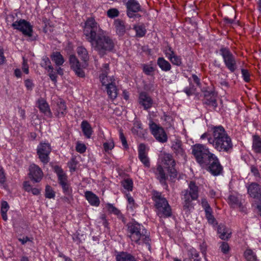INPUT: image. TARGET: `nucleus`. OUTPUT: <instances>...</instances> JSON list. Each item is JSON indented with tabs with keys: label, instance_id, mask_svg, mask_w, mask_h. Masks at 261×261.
Instances as JSON below:
<instances>
[{
	"label": "nucleus",
	"instance_id": "13",
	"mask_svg": "<svg viewBox=\"0 0 261 261\" xmlns=\"http://www.w3.org/2000/svg\"><path fill=\"white\" fill-rule=\"evenodd\" d=\"M12 26L14 29L21 32L24 35L30 37L32 36V25L26 20L20 19L19 21H16L12 23Z\"/></svg>",
	"mask_w": 261,
	"mask_h": 261
},
{
	"label": "nucleus",
	"instance_id": "4",
	"mask_svg": "<svg viewBox=\"0 0 261 261\" xmlns=\"http://www.w3.org/2000/svg\"><path fill=\"white\" fill-rule=\"evenodd\" d=\"M152 199L154 202L156 213L159 217L165 218L172 215L171 207L161 193L153 191Z\"/></svg>",
	"mask_w": 261,
	"mask_h": 261
},
{
	"label": "nucleus",
	"instance_id": "11",
	"mask_svg": "<svg viewBox=\"0 0 261 261\" xmlns=\"http://www.w3.org/2000/svg\"><path fill=\"white\" fill-rule=\"evenodd\" d=\"M149 128L151 134L158 142L165 143L167 141V135L162 127L154 122H151L149 124Z\"/></svg>",
	"mask_w": 261,
	"mask_h": 261
},
{
	"label": "nucleus",
	"instance_id": "20",
	"mask_svg": "<svg viewBox=\"0 0 261 261\" xmlns=\"http://www.w3.org/2000/svg\"><path fill=\"white\" fill-rule=\"evenodd\" d=\"M148 149L146 146L141 143L138 146V158L145 167H150L149 159L148 156Z\"/></svg>",
	"mask_w": 261,
	"mask_h": 261
},
{
	"label": "nucleus",
	"instance_id": "37",
	"mask_svg": "<svg viewBox=\"0 0 261 261\" xmlns=\"http://www.w3.org/2000/svg\"><path fill=\"white\" fill-rule=\"evenodd\" d=\"M252 149L255 152L261 153V139L257 135L253 136Z\"/></svg>",
	"mask_w": 261,
	"mask_h": 261
},
{
	"label": "nucleus",
	"instance_id": "47",
	"mask_svg": "<svg viewBox=\"0 0 261 261\" xmlns=\"http://www.w3.org/2000/svg\"><path fill=\"white\" fill-rule=\"evenodd\" d=\"M205 213V217L207 220L208 222L211 224H216V220L212 214V210H211V211H206Z\"/></svg>",
	"mask_w": 261,
	"mask_h": 261
},
{
	"label": "nucleus",
	"instance_id": "32",
	"mask_svg": "<svg viewBox=\"0 0 261 261\" xmlns=\"http://www.w3.org/2000/svg\"><path fill=\"white\" fill-rule=\"evenodd\" d=\"M114 25L116 28L117 34L122 36L124 35L126 32L125 22L120 19H116L114 21Z\"/></svg>",
	"mask_w": 261,
	"mask_h": 261
},
{
	"label": "nucleus",
	"instance_id": "15",
	"mask_svg": "<svg viewBox=\"0 0 261 261\" xmlns=\"http://www.w3.org/2000/svg\"><path fill=\"white\" fill-rule=\"evenodd\" d=\"M53 111L55 115L58 117H64L67 114V107L65 101L58 99L54 102L52 105Z\"/></svg>",
	"mask_w": 261,
	"mask_h": 261
},
{
	"label": "nucleus",
	"instance_id": "18",
	"mask_svg": "<svg viewBox=\"0 0 261 261\" xmlns=\"http://www.w3.org/2000/svg\"><path fill=\"white\" fill-rule=\"evenodd\" d=\"M69 64L71 68L74 71L77 76L80 77H84L85 76V72L81 68V63L75 55L70 56Z\"/></svg>",
	"mask_w": 261,
	"mask_h": 261
},
{
	"label": "nucleus",
	"instance_id": "49",
	"mask_svg": "<svg viewBox=\"0 0 261 261\" xmlns=\"http://www.w3.org/2000/svg\"><path fill=\"white\" fill-rule=\"evenodd\" d=\"M119 12L116 8H112L108 10L107 15L109 17L113 18L119 15Z\"/></svg>",
	"mask_w": 261,
	"mask_h": 261
},
{
	"label": "nucleus",
	"instance_id": "9",
	"mask_svg": "<svg viewBox=\"0 0 261 261\" xmlns=\"http://www.w3.org/2000/svg\"><path fill=\"white\" fill-rule=\"evenodd\" d=\"M162 161L170 177H176L177 176V171L175 168L176 163L172 155L168 153H163Z\"/></svg>",
	"mask_w": 261,
	"mask_h": 261
},
{
	"label": "nucleus",
	"instance_id": "42",
	"mask_svg": "<svg viewBox=\"0 0 261 261\" xmlns=\"http://www.w3.org/2000/svg\"><path fill=\"white\" fill-rule=\"evenodd\" d=\"M121 185L128 191H132L133 187V180L130 178H126L121 181Z\"/></svg>",
	"mask_w": 261,
	"mask_h": 261
},
{
	"label": "nucleus",
	"instance_id": "54",
	"mask_svg": "<svg viewBox=\"0 0 261 261\" xmlns=\"http://www.w3.org/2000/svg\"><path fill=\"white\" fill-rule=\"evenodd\" d=\"M201 205L204 208L205 212L206 211H211V210H212L205 198H202L201 199Z\"/></svg>",
	"mask_w": 261,
	"mask_h": 261
},
{
	"label": "nucleus",
	"instance_id": "57",
	"mask_svg": "<svg viewBox=\"0 0 261 261\" xmlns=\"http://www.w3.org/2000/svg\"><path fill=\"white\" fill-rule=\"evenodd\" d=\"M241 72L244 80L246 82H248L250 81V74L248 71L246 69H242Z\"/></svg>",
	"mask_w": 261,
	"mask_h": 261
},
{
	"label": "nucleus",
	"instance_id": "1",
	"mask_svg": "<svg viewBox=\"0 0 261 261\" xmlns=\"http://www.w3.org/2000/svg\"><path fill=\"white\" fill-rule=\"evenodd\" d=\"M102 30L93 18H89L85 23L83 31L86 39L99 54L111 51L114 48L113 40L108 36L101 33Z\"/></svg>",
	"mask_w": 261,
	"mask_h": 261
},
{
	"label": "nucleus",
	"instance_id": "28",
	"mask_svg": "<svg viewBox=\"0 0 261 261\" xmlns=\"http://www.w3.org/2000/svg\"><path fill=\"white\" fill-rule=\"evenodd\" d=\"M115 259L116 261H138L135 256L125 251L118 252Z\"/></svg>",
	"mask_w": 261,
	"mask_h": 261
},
{
	"label": "nucleus",
	"instance_id": "5",
	"mask_svg": "<svg viewBox=\"0 0 261 261\" xmlns=\"http://www.w3.org/2000/svg\"><path fill=\"white\" fill-rule=\"evenodd\" d=\"M192 153L196 162L202 167L207 166L211 154H214L210 151V149L206 146L202 144L194 145L192 147Z\"/></svg>",
	"mask_w": 261,
	"mask_h": 261
},
{
	"label": "nucleus",
	"instance_id": "35",
	"mask_svg": "<svg viewBox=\"0 0 261 261\" xmlns=\"http://www.w3.org/2000/svg\"><path fill=\"white\" fill-rule=\"evenodd\" d=\"M157 64L164 71H168L171 69V65L170 63L163 57H160L158 59Z\"/></svg>",
	"mask_w": 261,
	"mask_h": 261
},
{
	"label": "nucleus",
	"instance_id": "40",
	"mask_svg": "<svg viewBox=\"0 0 261 261\" xmlns=\"http://www.w3.org/2000/svg\"><path fill=\"white\" fill-rule=\"evenodd\" d=\"M106 207L107 208L108 211L112 213L118 217H120L122 216L120 210H119L117 208L114 206L112 204L107 203L106 205Z\"/></svg>",
	"mask_w": 261,
	"mask_h": 261
},
{
	"label": "nucleus",
	"instance_id": "63",
	"mask_svg": "<svg viewBox=\"0 0 261 261\" xmlns=\"http://www.w3.org/2000/svg\"><path fill=\"white\" fill-rule=\"evenodd\" d=\"M24 83L25 86L28 90L32 89L34 86V84L31 80L28 79L25 81Z\"/></svg>",
	"mask_w": 261,
	"mask_h": 261
},
{
	"label": "nucleus",
	"instance_id": "21",
	"mask_svg": "<svg viewBox=\"0 0 261 261\" xmlns=\"http://www.w3.org/2000/svg\"><path fill=\"white\" fill-rule=\"evenodd\" d=\"M248 194L252 198L261 202V186L255 182H252L247 187Z\"/></svg>",
	"mask_w": 261,
	"mask_h": 261
},
{
	"label": "nucleus",
	"instance_id": "58",
	"mask_svg": "<svg viewBox=\"0 0 261 261\" xmlns=\"http://www.w3.org/2000/svg\"><path fill=\"white\" fill-rule=\"evenodd\" d=\"M195 90V89L193 86H190L189 87L185 88L184 91L187 94V95L190 96L194 94Z\"/></svg>",
	"mask_w": 261,
	"mask_h": 261
},
{
	"label": "nucleus",
	"instance_id": "60",
	"mask_svg": "<svg viewBox=\"0 0 261 261\" xmlns=\"http://www.w3.org/2000/svg\"><path fill=\"white\" fill-rule=\"evenodd\" d=\"M48 71L49 72V76L51 80L55 83L56 82L57 76L55 72L54 71V69L48 70Z\"/></svg>",
	"mask_w": 261,
	"mask_h": 261
},
{
	"label": "nucleus",
	"instance_id": "26",
	"mask_svg": "<svg viewBox=\"0 0 261 261\" xmlns=\"http://www.w3.org/2000/svg\"><path fill=\"white\" fill-rule=\"evenodd\" d=\"M37 103L39 110L41 112L49 117H52V113L50 111L49 105L44 98H39L37 101Z\"/></svg>",
	"mask_w": 261,
	"mask_h": 261
},
{
	"label": "nucleus",
	"instance_id": "51",
	"mask_svg": "<svg viewBox=\"0 0 261 261\" xmlns=\"http://www.w3.org/2000/svg\"><path fill=\"white\" fill-rule=\"evenodd\" d=\"M119 138H120V139L122 142V144L123 145V146L125 148V149H127L128 148V144H127V141H126V139L122 132V130H120L119 132Z\"/></svg>",
	"mask_w": 261,
	"mask_h": 261
},
{
	"label": "nucleus",
	"instance_id": "45",
	"mask_svg": "<svg viewBox=\"0 0 261 261\" xmlns=\"http://www.w3.org/2000/svg\"><path fill=\"white\" fill-rule=\"evenodd\" d=\"M41 65L46 69H53V67L51 65V62L49 58L47 57H44L42 58Z\"/></svg>",
	"mask_w": 261,
	"mask_h": 261
},
{
	"label": "nucleus",
	"instance_id": "39",
	"mask_svg": "<svg viewBox=\"0 0 261 261\" xmlns=\"http://www.w3.org/2000/svg\"><path fill=\"white\" fill-rule=\"evenodd\" d=\"M228 203L232 207H237L241 206V202L238 196L234 195H230L228 197Z\"/></svg>",
	"mask_w": 261,
	"mask_h": 261
},
{
	"label": "nucleus",
	"instance_id": "22",
	"mask_svg": "<svg viewBox=\"0 0 261 261\" xmlns=\"http://www.w3.org/2000/svg\"><path fill=\"white\" fill-rule=\"evenodd\" d=\"M138 101L139 104L143 107L144 110L150 109L153 104V100L151 97L144 92L140 93Z\"/></svg>",
	"mask_w": 261,
	"mask_h": 261
},
{
	"label": "nucleus",
	"instance_id": "52",
	"mask_svg": "<svg viewBox=\"0 0 261 261\" xmlns=\"http://www.w3.org/2000/svg\"><path fill=\"white\" fill-rule=\"evenodd\" d=\"M105 150L108 152L112 150L114 147V143L113 141L105 142L103 144Z\"/></svg>",
	"mask_w": 261,
	"mask_h": 261
},
{
	"label": "nucleus",
	"instance_id": "3",
	"mask_svg": "<svg viewBox=\"0 0 261 261\" xmlns=\"http://www.w3.org/2000/svg\"><path fill=\"white\" fill-rule=\"evenodd\" d=\"M128 236L132 242L138 245L145 244L150 247V239L147 230L138 223L135 222L128 226Z\"/></svg>",
	"mask_w": 261,
	"mask_h": 261
},
{
	"label": "nucleus",
	"instance_id": "62",
	"mask_svg": "<svg viewBox=\"0 0 261 261\" xmlns=\"http://www.w3.org/2000/svg\"><path fill=\"white\" fill-rule=\"evenodd\" d=\"M23 186L24 190L28 192H31V190L32 189L29 181H24L23 184Z\"/></svg>",
	"mask_w": 261,
	"mask_h": 261
},
{
	"label": "nucleus",
	"instance_id": "64",
	"mask_svg": "<svg viewBox=\"0 0 261 261\" xmlns=\"http://www.w3.org/2000/svg\"><path fill=\"white\" fill-rule=\"evenodd\" d=\"M69 167L70 170L75 171L76 167V162L74 159H72L71 162L69 164Z\"/></svg>",
	"mask_w": 261,
	"mask_h": 261
},
{
	"label": "nucleus",
	"instance_id": "23",
	"mask_svg": "<svg viewBox=\"0 0 261 261\" xmlns=\"http://www.w3.org/2000/svg\"><path fill=\"white\" fill-rule=\"evenodd\" d=\"M203 103L215 109L217 107L218 104L215 93L210 91L205 92Z\"/></svg>",
	"mask_w": 261,
	"mask_h": 261
},
{
	"label": "nucleus",
	"instance_id": "31",
	"mask_svg": "<svg viewBox=\"0 0 261 261\" xmlns=\"http://www.w3.org/2000/svg\"><path fill=\"white\" fill-rule=\"evenodd\" d=\"M218 233L220 234V239L225 240L230 238L231 231L225 225L221 224L218 227Z\"/></svg>",
	"mask_w": 261,
	"mask_h": 261
},
{
	"label": "nucleus",
	"instance_id": "34",
	"mask_svg": "<svg viewBox=\"0 0 261 261\" xmlns=\"http://www.w3.org/2000/svg\"><path fill=\"white\" fill-rule=\"evenodd\" d=\"M81 128L84 135L87 138H90L93 131L89 123L86 120L83 121L81 123Z\"/></svg>",
	"mask_w": 261,
	"mask_h": 261
},
{
	"label": "nucleus",
	"instance_id": "46",
	"mask_svg": "<svg viewBox=\"0 0 261 261\" xmlns=\"http://www.w3.org/2000/svg\"><path fill=\"white\" fill-rule=\"evenodd\" d=\"M125 196L128 203V208L133 211L134 209L137 207V204L135 203L134 198L129 194H126Z\"/></svg>",
	"mask_w": 261,
	"mask_h": 261
},
{
	"label": "nucleus",
	"instance_id": "14",
	"mask_svg": "<svg viewBox=\"0 0 261 261\" xmlns=\"http://www.w3.org/2000/svg\"><path fill=\"white\" fill-rule=\"evenodd\" d=\"M127 15L129 18L139 17L137 13L141 11V6L136 0H129L125 3Z\"/></svg>",
	"mask_w": 261,
	"mask_h": 261
},
{
	"label": "nucleus",
	"instance_id": "17",
	"mask_svg": "<svg viewBox=\"0 0 261 261\" xmlns=\"http://www.w3.org/2000/svg\"><path fill=\"white\" fill-rule=\"evenodd\" d=\"M69 64L71 68L74 71L77 76L80 77H84L85 76V72L81 68V63L75 55L70 56Z\"/></svg>",
	"mask_w": 261,
	"mask_h": 261
},
{
	"label": "nucleus",
	"instance_id": "6",
	"mask_svg": "<svg viewBox=\"0 0 261 261\" xmlns=\"http://www.w3.org/2000/svg\"><path fill=\"white\" fill-rule=\"evenodd\" d=\"M189 189L182 192L184 193V197L182 198L183 208L187 211H190L193 208L192 202L193 200H197L199 195L198 187L194 181H190L189 184Z\"/></svg>",
	"mask_w": 261,
	"mask_h": 261
},
{
	"label": "nucleus",
	"instance_id": "8",
	"mask_svg": "<svg viewBox=\"0 0 261 261\" xmlns=\"http://www.w3.org/2000/svg\"><path fill=\"white\" fill-rule=\"evenodd\" d=\"M54 169L58 176L59 184L62 187L63 193L65 195L71 197L72 190L67 181V176L66 173L59 166H55Z\"/></svg>",
	"mask_w": 261,
	"mask_h": 261
},
{
	"label": "nucleus",
	"instance_id": "2",
	"mask_svg": "<svg viewBox=\"0 0 261 261\" xmlns=\"http://www.w3.org/2000/svg\"><path fill=\"white\" fill-rule=\"evenodd\" d=\"M200 138H207L208 144L217 151L229 153L232 150L231 138L221 125L212 126L210 134L204 133Z\"/></svg>",
	"mask_w": 261,
	"mask_h": 261
},
{
	"label": "nucleus",
	"instance_id": "48",
	"mask_svg": "<svg viewBox=\"0 0 261 261\" xmlns=\"http://www.w3.org/2000/svg\"><path fill=\"white\" fill-rule=\"evenodd\" d=\"M188 256L191 261L195 258H198L199 253L194 248L190 249L188 251Z\"/></svg>",
	"mask_w": 261,
	"mask_h": 261
},
{
	"label": "nucleus",
	"instance_id": "41",
	"mask_svg": "<svg viewBox=\"0 0 261 261\" xmlns=\"http://www.w3.org/2000/svg\"><path fill=\"white\" fill-rule=\"evenodd\" d=\"M134 29L136 31V36L139 37L144 36L146 32V30L143 25H135Z\"/></svg>",
	"mask_w": 261,
	"mask_h": 261
},
{
	"label": "nucleus",
	"instance_id": "50",
	"mask_svg": "<svg viewBox=\"0 0 261 261\" xmlns=\"http://www.w3.org/2000/svg\"><path fill=\"white\" fill-rule=\"evenodd\" d=\"M220 248L221 249V251L224 253V254H227L229 252V251L230 250L229 246L228 245V244L225 242H222L221 243V245L220 246Z\"/></svg>",
	"mask_w": 261,
	"mask_h": 261
},
{
	"label": "nucleus",
	"instance_id": "44",
	"mask_svg": "<svg viewBox=\"0 0 261 261\" xmlns=\"http://www.w3.org/2000/svg\"><path fill=\"white\" fill-rule=\"evenodd\" d=\"M56 194L53 188L49 185H47L45 187V197L46 198L51 199L54 198Z\"/></svg>",
	"mask_w": 261,
	"mask_h": 261
},
{
	"label": "nucleus",
	"instance_id": "12",
	"mask_svg": "<svg viewBox=\"0 0 261 261\" xmlns=\"http://www.w3.org/2000/svg\"><path fill=\"white\" fill-rule=\"evenodd\" d=\"M51 150V146L49 143H40L38 146L37 153L40 160L43 164H47L49 162V154Z\"/></svg>",
	"mask_w": 261,
	"mask_h": 261
},
{
	"label": "nucleus",
	"instance_id": "16",
	"mask_svg": "<svg viewBox=\"0 0 261 261\" xmlns=\"http://www.w3.org/2000/svg\"><path fill=\"white\" fill-rule=\"evenodd\" d=\"M171 148L177 158L185 159L186 154L180 139H175L172 142Z\"/></svg>",
	"mask_w": 261,
	"mask_h": 261
},
{
	"label": "nucleus",
	"instance_id": "43",
	"mask_svg": "<svg viewBox=\"0 0 261 261\" xmlns=\"http://www.w3.org/2000/svg\"><path fill=\"white\" fill-rule=\"evenodd\" d=\"M171 63L174 65L180 66L182 64L181 58L180 56L176 55L175 53L173 55L168 59Z\"/></svg>",
	"mask_w": 261,
	"mask_h": 261
},
{
	"label": "nucleus",
	"instance_id": "59",
	"mask_svg": "<svg viewBox=\"0 0 261 261\" xmlns=\"http://www.w3.org/2000/svg\"><path fill=\"white\" fill-rule=\"evenodd\" d=\"M153 68L151 66H149L148 65L144 66L143 71L145 74L147 75H150L153 71Z\"/></svg>",
	"mask_w": 261,
	"mask_h": 261
},
{
	"label": "nucleus",
	"instance_id": "27",
	"mask_svg": "<svg viewBox=\"0 0 261 261\" xmlns=\"http://www.w3.org/2000/svg\"><path fill=\"white\" fill-rule=\"evenodd\" d=\"M109 65L108 63L104 64L102 68V73L99 76L101 82L102 80L103 79L108 84H112L115 82V79L113 76H108V74L109 71Z\"/></svg>",
	"mask_w": 261,
	"mask_h": 261
},
{
	"label": "nucleus",
	"instance_id": "24",
	"mask_svg": "<svg viewBox=\"0 0 261 261\" xmlns=\"http://www.w3.org/2000/svg\"><path fill=\"white\" fill-rule=\"evenodd\" d=\"M132 132L134 135L140 138H145L147 134L146 130L143 129L141 122L138 120L134 121Z\"/></svg>",
	"mask_w": 261,
	"mask_h": 261
},
{
	"label": "nucleus",
	"instance_id": "19",
	"mask_svg": "<svg viewBox=\"0 0 261 261\" xmlns=\"http://www.w3.org/2000/svg\"><path fill=\"white\" fill-rule=\"evenodd\" d=\"M30 178L35 182L41 181L43 177V172L41 168L37 165L33 164L29 167V174Z\"/></svg>",
	"mask_w": 261,
	"mask_h": 261
},
{
	"label": "nucleus",
	"instance_id": "38",
	"mask_svg": "<svg viewBox=\"0 0 261 261\" xmlns=\"http://www.w3.org/2000/svg\"><path fill=\"white\" fill-rule=\"evenodd\" d=\"M244 256L247 261H258L256 253L251 249H247Z\"/></svg>",
	"mask_w": 261,
	"mask_h": 261
},
{
	"label": "nucleus",
	"instance_id": "7",
	"mask_svg": "<svg viewBox=\"0 0 261 261\" xmlns=\"http://www.w3.org/2000/svg\"><path fill=\"white\" fill-rule=\"evenodd\" d=\"M225 67L230 72H234L238 68L237 60L230 50L226 47H222L220 50Z\"/></svg>",
	"mask_w": 261,
	"mask_h": 261
},
{
	"label": "nucleus",
	"instance_id": "30",
	"mask_svg": "<svg viewBox=\"0 0 261 261\" xmlns=\"http://www.w3.org/2000/svg\"><path fill=\"white\" fill-rule=\"evenodd\" d=\"M85 196L91 205L98 206L99 205L100 201L98 197L91 191H86Z\"/></svg>",
	"mask_w": 261,
	"mask_h": 261
},
{
	"label": "nucleus",
	"instance_id": "55",
	"mask_svg": "<svg viewBox=\"0 0 261 261\" xmlns=\"http://www.w3.org/2000/svg\"><path fill=\"white\" fill-rule=\"evenodd\" d=\"M164 53L168 59L170 58L171 56L175 54L174 51L172 49L171 46H168L164 50Z\"/></svg>",
	"mask_w": 261,
	"mask_h": 261
},
{
	"label": "nucleus",
	"instance_id": "53",
	"mask_svg": "<svg viewBox=\"0 0 261 261\" xmlns=\"http://www.w3.org/2000/svg\"><path fill=\"white\" fill-rule=\"evenodd\" d=\"M6 180V173L4 168L0 165V184H4Z\"/></svg>",
	"mask_w": 261,
	"mask_h": 261
},
{
	"label": "nucleus",
	"instance_id": "33",
	"mask_svg": "<svg viewBox=\"0 0 261 261\" xmlns=\"http://www.w3.org/2000/svg\"><path fill=\"white\" fill-rule=\"evenodd\" d=\"M50 58L58 66L62 65L65 62L63 56L58 51L53 52L50 55Z\"/></svg>",
	"mask_w": 261,
	"mask_h": 261
},
{
	"label": "nucleus",
	"instance_id": "61",
	"mask_svg": "<svg viewBox=\"0 0 261 261\" xmlns=\"http://www.w3.org/2000/svg\"><path fill=\"white\" fill-rule=\"evenodd\" d=\"M9 208V206L7 201H3L2 202L1 212H7Z\"/></svg>",
	"mask_w": 261,
	"mask_h": 261
},
{
	"label": "nucleus",
	"instance_id": "25",
	"mask_svg": "<svg viewBox=\"0 0 261 261\" xmlns=\"http://www.w3.org/2000/svg\"><path fill=\"white\" fill-rule=\"evenodd\" d=\"M102 84L106 86L107 94L109 98L112 99H115L118 95V89L115 85V82L112 84H108L103 79L102 80Z\"/></svg>",
	"mask_w": 261,
	"mask_h": 261
},
{
	"label": "nucleus",
	"instance_id": "10",
	"mask_svg": "<svg viewBox=\"0 0 261 261\" xmlns=\"http://www.w3.org/2000/svg\"><path fill=\"white\" fill-rule=\"evenodd\" d=\"M207 165V171L214 176H218L223 171V168L218 157L215 154H211V158L208 160Z\"/></svg>",
	"mask_w": 261,
	"mask_h": 261
},
{
	"label": "nucleus",
	"instance_id": "56",
	"mask_svg": "<svg viewBox=\"0 0 261 261\" xmlns=\"http://www.w3.org/2000/svg\"><path fill=\"white\" fill-rule=\"evenodd\" d=\"M86 147L85 144L81 143H77L76 146V150L81 153H84L86 151Z\"/></svg>",
	"mask_w": 261,
	"mask_h": 261
},
{
	"label": "nucleus",
	"instance_id": "36",
	"mask_svg": "<svg viewBox=\"0 0 261 261\" xmlns=\"http://www.w3.org/2000/svg\"><path fill=\"white\" fill-rule=\"evenodd\" d=\"M76 51L78 56L83 62H86L89 60V56L88 51L84 46H78L76 48Z\"/></svg>",
	"mask_w": 261,
	"mask_h": 261
},
{
	"label": "nucleus",
	"instance_id": "29",
	"mask_svg": "<svg viewBox=\"0 0 261 261\" xmlns=\"http://www.w3.org/2000/svg\"><path fill=\"white\" fill-rule=\"evenodd\" d=\"M154 172L156 178L162 184H164L168 179V176L166 175L163 166L161 165H158Z\"/></svg>",
	"mask_w": 261,
	"mask_h": 261
}]
</instances>
